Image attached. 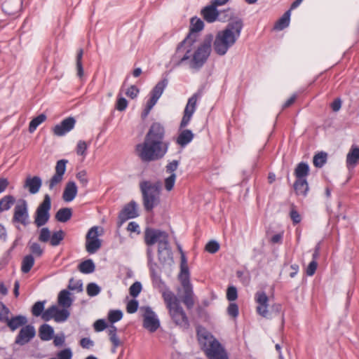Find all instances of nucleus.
Returning <instances> with one entry per match:
<instances>
[{
  "label": "nucleus",
  "instance_id": "nucleus-1",
  "mask_svg": "<svg viewBox=\"0 0 359 359\" xmlns=\"http://www.w3.org/2000/svg\"><path fill=\"white\" fill-rule=\"evenodd\" d=\"M169 141L165 140V128L159 122L151 124L144 140L135 146V151L142 163L162 159L168 151Z\"/></svg>",
  "mask_w": 359,
  "mask_h": 359
},
{
  "label": "nucleus",
  "instance_id": "nucleus-2",
  "mask_svg": "<svg viewBox=\"0 0 359 359\" xmlns=\"http://www.w3.org/2000/svg\"><path fill=\"white\" fill-rule=\"evenodd\" d=\"M243 28L241 18H236L226 25L225 28L219 31L212 40L213 50L219 55H224L233 47L239 39Z\"/></svg>",
  "mask_w": 359,
  "mask_h": 359
},
{
  "label": "nucleus",
  "instance_id": "nucleus-3",
  "mask_svg": "<svg viewBox=\"0 0 359 359\" xmlns=\"http://www.w3.org/2000/svg\"><path fill=\"white\" fill-rule=\"evenodd\" d=\"M196 334L202 350L209 359H229L222 345L205 327L198 326Z\"/></svg>",
  "mask_w": 359,
  "mask_h": 359
},
{
  "label": "nucleus",
  "instance_id": "nucleus-4",
  "mask_svg": "<svg viewBox=\"0 0 359 359\" xmlns=\"http://www.w3.org/2000/svg\"><path fill=\"white\" fill-rule=\"evenodd\" d=\"M162 297L175 325L183 330H187L190 327L189 318L174 292L165 289L162 291Z\"/></svg>",
  "mask_w": 359,
  "mask_h": 359
},
{
  "label": "nucleus",
  "instance_id": "nucleus-5",
  "mask_svg": "<svg viewBox=\"0 0 359 359\" xmlns=\"http://www.w3.org/2000/svg\"><path fill=\"white\" fill-rule=\"evenodd\" d=\"M140 189L142 196V203L144 210L152 212L154 208L160 203L161 183L159 181L152 182L144 180L140 183Z\"/></svg>",
  "mask_w": 359,
  "mask_h": 359
},
{
  "label": "nucleus",
  "instance_id": "nucleus-6",
  "mask_svg": "<svg viewBox=\"0 0 359 359\" xmlns=\"http://www.w3.org/2000/svg\"><path fill=\"white\" fill-rule=\"evenodd\" d=\"M212 40V34L205 35L201 44L193 53L192 57L190 60L191 68L200 69L206 62L211 53Z\"/></svg>",
  "mask_w": 359,
  "mask_h": 359
},
{
  "label": "nucleus",
  "instance_id": "nucleus-7",
  "mask_svg": "<svg viewBox=\"0 0 359 359\" xmlns=\"http://www.w3.org/2000/svg\"><path fill=\"white\" fill-rule=\"evenodd\" d=\"M50 208V197L48 194H45L43 201L37 207L34 216V223L38 228L43 226L48 222Z\"/></svg>",
  "mask_w": 359,
  "mask_h": 359
},
{
  "label": "nucleus",
  "instance_id": "nucleus-8",
  "mask_svg": "<svg viewBox=\"0 0 359 359\" xmlns=\"http://www.w3.org/2000/svg\"><path fill=\"white\" fill-rule=\"evenodd\" d=\"M99 229H102V228L95 226L91 227L87 232L86 236V250L89 254H95L102 246V241L98 238L100 235Z\"/></svg>",
  "mask_w": 359,
  "mask_h": 359
},
{
  "label": "nucleus",
  "instance_id": "nucleus-9",
  "mask_svg": "<svg viewBox=\"0 0 359 359\" xmlns=\"http://www.w3.org/2000/svg\"><path fill=\"white\" fill-rule=\"evenodd\" d=\"M94 329L96 332H102L108 327V334L109 337V340L113 344L114 348H116L120 346L121 341L117 336V328L114 325H111L108 327L107 323L104 319H99L96 320L94 323Z\"/></svg>",
  "mask_w": 359,
  "mask_h": 359
},
{
  "label": "nucleus",
  "instance_id": "nucleus-10",
  "mask_svg": "<svg viewBox=\"0 0 359 359\" xmlns=\"http://www.w3.org/2000/svg\"><path fill=\"white\" fill-rule=\"evenodd\" d=\"M138 216L137 204L135 201H131L123 207L118 214V226L120 227L128 219H133Z\"/></svg>",
  "mask_w": 359,
  "mask_h": 359
},
{
  "label": "nucleus",
  "instance_id": "nucleus-11",
  "mask_svg": "<svg viewBox=\"0 0 359 359\" xmlns=\"http://www.w3.org/2000/svg\"><path fill=\"white\" fill-rule=\"evenodd\" d=\"M68 161L66 159L59 160L56 163L55 173L52 176L48 182L46 183L48 185V189L53 190L54 187L60 184L63 180V175L66 171V165Z\"/></svg>",
  "mask_w": 359,
  "mask_h": 359
},
{
  "label": "nucleus",
  "instance_id": "nucleus-12",
  "mask_svg": "<svg viewBox=\"0 0 359 359\" xmlns=\"http://www.w3.org/2000/svg\"><path fill=\"white\" fill-rule=\"evenodd\" d=\"M197 95L194 94L189 98L185 107L184 114L180 124V129L185 128L189 123L196 109Z\"/></svg>",
  "mask_w": 359,
  "mask_h": 359
},
{
  "label": "nucleus",
  "instance_id": "nucleus-13",
  "mask_svg": "<svg viewBox=\"0 0 359 359\" xmlns=\"http://www.w3.org/2000/svg\"><path fill=\"white\" fill-rule=\"evenodd\" d=\"M29 214L27 202L22 200L20 204L15 205L14 208L13 222H17L26 226L29 224Z\"/></svg>",
  "mask_w": 359,
  "mask_h": 359
},
{
  "label": "nucleus",
  "instance_id": "nucleus-14",
  "mask_svg": "<svg viewBox=\"0 0 359 359\" xmlns=\"http://www.w3.org/2000/svg\"><path fill=\"white\" fill-rule=\"evenodd\" d=\"M160 326V322L152 309L147 306L143 315V327L151 332H154Z\"/></svg>",
  "mask_w": 359,
  "mask_h": 359
},
{
  "label": "nucleus",
  "instance_id": "nucleus-15",
  "mask_svg": "<svg viewBox=\"0 0 359 359\" xmlns=\"http://www.w3.org/2000/svg\"><path fill=\"white\" fill-rule=\"evenodd\" d=\"M255 301L257 304V313L264 318H266L269 311V297L264 291H258L255 294Z\"/></svg>",
  "mask_w": 359,
  "mask_h": 359
},
{
  "label": "nucleus",
  "instance_id": "nucleus-16",
  "mask_svg": "<svg viewBox=\"0 0 359 359\" xmlns=\"http://www.w3.org/2000/svg\"><path fill=\"white\" fill-rule=\"evenodd\" d=\"M169 235L166 232L165 236H163L158 241V257L160 262H165L166 258L170 257L171 256V249L169 243Z\"/></svg>",
  "mask_w": 359,
  "mask_h": 359
},
{
  "label": "nucleus",
  "instance_id": "nucleus-17",
  "mask_svg": "<svg viewBox=\"0 0 359 359\" xmlns=\"http://www.w3.org/2000/svg\"><path fill=\"white\" fill-rule=\"evenodd\" d=\"M36 331L34 327L32 325H27L21 328L18 334L15 337V343L20 346L27 344L35 337Z\"/></svg>",
  "mask_w": 359,
  "mask_h": 359
},
{
  "label": "nucleus",
  "instance_id": "nucleus-18",
  "mask_svg": "<svg viewBox=\"0 0 359 359\" xmlns=\"http://www.w3.org/2000/svg\"><path fill=\"white\" fill-rule=\"evenodd\" d=\"M75 123L76 120L74 117L66 118L53 128V133L56 136H63L74 128Z\"/></svg>",
  "mask_w": 359,
  "mask_h": 359
},
{
  "label": "nucleus",
  "instance_id": "nucleus-19",
  "mask_svg": "<svg viewBox=\"0 0 359 359\" xmlns=\"http://www.w3.org/2000/svg\"><path fill=\"white\" fill-rule=\"evenodd\" d=\"M166 231L151 227H147L144 230V240L147 246H152L165 236Z\"/></svg>",
  "mask_w": 359,
  "mask_h": 359
},
{
  "label": "nucleus",
  "instance_id": "nucleus-20",
  "mask_svg": "<svg viewBox=\"0 0 359 359\" xmlns=\"http://www.w3.org/2000/svg\"><path fill=\"white\" fill-rule=\"evenodd\" d=\"M42 186V180L39 176L28 175L25 180L23 188L31 194H37Z\"/></svg>",
  "mask_w": 359,
  "mask_h": 359
},
{
  "label": "nucleus",
  "instance_id": "nucleus-21",
  "mask_svg": "<svg viewBox=\"0 0 359 359\" xmlns=\"http://www.w3.org/2000/svg\"><path fill=\"white\" fill-rule=\"evenodd\" d=\"M191 39V35H187L184 40H182L177 45L175 52L172 56V62L175 66H180L182 65V62H180L181 57H183L186 45L189 43Z\"/></svg>",
  "mask_w": 359,
  "mask_h": 359
},
{
  "label": "nucleus",
  "instance_id": "nucleus-22",
  "mask_svg": "<svg viewBox=\"0 0 359 359\" xmlns=\"http://www.w3.org/2000/svg\"><path fill=\"white\" fill-rule=\"evenodd\" d=\"M201 15L208 22H213L217 20H221L219 18L220 12L212 4L203 8L201 11Z\"/></svg>",
  "mask_w": 359,
  "mask_h": 359
},
{
  "label": "nucleus",
  "instance_id": "nucleus-23",
  "mask_svg": "<svg viewBox=\"0 0 359 359\" xmlns=\"http://www.w3.org/2000/svg\"><path fill=\"white\" fill-rule=\"evenodd\" d=\"M157 266L156 264H152L149 266L150 276L152 283L154 287H158L159 292L162 294V291L168 289L165 283L162 280L161 276L156 272L155 267Z\"/></svg>",
  "mask_w": 359,
  "mask_h": 359
},
{
  "label": "nucleus",
  "instance_id": "nucleus-24",
  "mask_svg": "<svg viewBox=\"0 0 359 359\" xmlns=\"http://www.w3.org/2000/svg\"><path fill=\"white\" fill-rule=\"evenodd\" d=\"M346 166L348 169L353 168L359 163V147L352 145L346 156Z\"/></svg>",
  "mask_w": 359,
  "mask_h": 359
},
{
  "label": "nucleus",
  "instance_id": "nucleus-25",
  "mask_svg": "<svg viewBox=\"0 0 359 359\" xmlns=\"http://www.w3.org/2000/svg\"><path fill=\"white\" fill-rule=\"evenodd\" d=\"M78 189L76 184L73 181H69L66 184L63 194L62 199L66 202L72 201L76 196Z\"/></svg>",
  "mask_w": 359,
  "mask_h": 359
},
{
  "label": "nucleus",
  "instance_id": "nucleus-26",
  "mask_svg": "<svg viewBox=\"0 0 359 359\" xmlns=\"http://www.w3.org/2000/svg\"><path fill=\"white\" fill-rule=\"evenodd\" d=\"M180 132L176 139V143L181 147H186L194 137V134L189 129H180Z\"/></svg>",
  "mask_w": 359,
  "mask_h": 359
},
{
  "label": "nucleus",
  "instance_id": "nucleus-27",
  "mask_svg": "<svg viewBox=\"0 0 359 359\" xmlns=\"http://www.w3.org/2000/svg\"><path fill=\"white\" fill-rule=\"evenodd\" d=\"M182 287L184 290V294L182 301L187 309H191L194 306V294L192 285H189L187 283L186 285Z\"/></svg>",
  "mask_w": 359,
  "mask_h": 359
},
{
  "label": "nucleus",
  "instance_id": "nucleus-28",
  "mask_svg": "<svg viewBox=\"0 0 359 359\" xmlns=\"http://www.w3.org/2000/svg\"><path fill=\"white\" fill-rule=\"evenodd\" d=\"M293 188L297 196L305 198L309 191V184L306 180L296 179Z\"/></svg>",
  "mask_w": 359,
  "mask_h": 359
},
{
  "label": "nucleus",
  "instance_id": "nucleus-29",
  "mask_svg": "<svg viewBox=\"0 0 359 359\" xmlns=\"http://www.w3.org/2000/svg\"><path fill=\"white\" fill-rule=\"evenodd\" d=\"M204 27V22L202 20L197 17L192 18L190 22L189 32L187 35H191V39L194 37L196 39V33L203 30Z\"/></svg>",
  "mask_w": 359,
  "mask_h": 359
},
{
  "label": "nucleus",
  "instance_id": "nucleus-30",
  "mask_svg": "<svg viewBox=\"0 0 359 359\" xmlns=\"http://www.w3.org/2000/svg\"><path fill=\"white\" fill-rule=\"evenodd\" d=\"M71 293L67 290H62L60 292L57 297L58 304L62 308H69L72 303L73 299L70 297Z\"/></svg>",
  "mask_w": 359,
  "mask_h": 359
},
{
  "label": "nucleus",
  "instance_id": "nucleus-31",
  "mask_svg": "<svg viewBox=\"0 0 359 359\" xmlns=\"http://www.w3.org/2000/svg\"><path fill=\"white\" fill-rule=\"evenodd\" d=\"M6 323L10 330L13 332L19 327L25 325L27 323V318L23 316L19 315L9 318Z\"/></svg>",
  "mask_w": 359,
  "mask_h": 359
},
{
  "label": "nucleus",
  "instance_id": "nucleus-32",
  "mask_svg": "<svg viewBox=\"0 0 359 359\" xmlns=\"http://www.w3.org/2000/svg\"><path fill=\"white\" fill-rule=\"evenodd\" d=\"M309 170V165L306 163L301 162L297 165L294 171V175L296 179L306 180Z\"/></svg>",
  "mask_w": 359,
  "mask_h": 359
},
{
  "label": "nucleus",
  "instance_id": "nucleus-33",
  "mask_svg": "<svg viewBox=\"0 0 359 359\" xmlns=\"http://www.w3.org/2000/svg\"><path fill=\"white\" fill-rule=\"evenodd\" d=\"M54 334L53 328L48 325L43 324L40 326L39 329V336L42 341H49L50 340Z\"/></svg>",
  "mask_w": 359,
  "mask_h": 359
},
{
  "label": "nucleus",
  "instance_id": "nucleus-34",
  "mask_svg": "<svg viewBox=\"0 0 359 359\" xmlns=\"http://www.w3.org/2000/svg\"><path fill=\"white\" fill-rule=\"evenodd\" d=\"M72 216V210L69 208H60L55 214V219L60 222H67Z\"/></svg>",
  "mask_w": 359,
  "mask_h": 359
},
{
  "label": "nucleus",
  "instance_id": "nucleus-35",
  "mask_svg": "<svg viewBox=\"0 0 359 359\" xmlns=\"http://www.w3.org/2000/svg\"><path fill=\"white\" fill-rule=\"evenodd\" d=\"M290 20V10L287 11L282 17L275 23L274 29L283 30L289 26Z\"/></svg>",
  "mask_w": 359,
  "mask_h": 359
},
{
  "label": "nucleus",
  "instance_id": "nucleus-36",
  "mask_svg": "<svg viewBox=\"0 0 359 359\" xmlns=\"http://www.w3.org/2000/svg\"><path fill=\"white\" fill-rule=\"evenodd\" d=\"M15 198L11 195H6L0 200V212L8 210L15 203Z\"/></svg>",
  "mask_w": 359,
  "mask_h": 359
},
{
  "label": "nucleus",
  "instance_id": "nucleus-37",
  "mask_svg": "<svg viewBox=\"0 0 359 359\" xmlns=\"http://www.w3.org/2000/svg\"><path fill=\"white\" fill-rule=\"evenodd\" d=\"M168 85V80L164 79L158 81L150 92V95L159 99Z\"/></svg>",
  "mask_w": 359,
  "mask_h": 359
},
{
  "label": "nucleus",
  "instance_id": "nucleus-38",
  "mask_svg": "<svg viewBox=\"0 0 359 359\" xmlns=\"http://www.w3.org/2000/svg\"><path fill=\"white\" fill-rule=\"evenodd\" d=\"M196 42V38L194 37L193 39H190L189 43L186 45L185 50L183 55V57H181L180 62H182V65L187 62L190 64V60L192 57L193 53V44Z\"/></svg>",
  "mask_w": 359,
  "mask_h": 359
},
{
  "label": "nucleus",
  "instance_id": "nucleus-39",
  "mask_svg": "<svg viewBox=\"0 0 359 359\" xmlns=\"http://www.w3.org/2000/svg\"><path fill=\"white\" fill-rule=\"evenodd\" d=\"M78 269L80 272L88 274L93 273L95 269V266L92 259H87L79 264Z\"/></svg>",
  "mask_w": 359,
  "mask_h": 359
},
{
  "label": "nucleus",
  "instance_id": "nucleus-40",
  "mask_svg": "<svg viewBox=\"0 0 359 359\" xmlns=\"http://www.w3.org/2000/svg\"><path fill=\"white\" fill-rule=\"evenodd\" d=\"M65 233L63 230H58L53 231L50 236L49 243L51 246H57L60 244L61 241L64 240Z\"/></svg>",
  "mask_w": 359,
  "mask_h": 359
},
{
  "label": "nucleus",
  "instance_id": "nucleus-41",
  "mask_svg": "<svg viewBox=\"0 0 359 359\" xmlns=\"http://www.w3.org/2000/svg\"><path fill=\"white\" fill-rule=\"evenodd\" d=\"M34 264V258L32 255H28L24 257L21 264V271L24 273L30 271Z\"/></svg>",
  "mask_w": 359,
  "mask_h": 359
},
{
  "label": "nucleus",
  "instance_id": "nucleus-42",
  "mask_svg": "<svg viewBox=\"0 0 359 359\" xmlns=\"http://www.w3.org/2000/svg\"><path fill=\"white\" fill-rule=\"evenodd\" d=\"M327 154L325 151H320L316 154L313 158V163L316 168H322L327 162Z\"/></svg>",
  "mask_w": 359,
  "mask_h": 359
},
{
  "label": "nucleus",
  "instance_id": "nucleus-43",
  "mask_svg": "<svg viewBox=\"0 0 359 359\" xmlns=\"http://www.w3.org/2000/svg\"><path fill=\"white\" fill-rule=\"evenodd\" d=\"M46 120V116L44 114H41L34 118L29 123V131L33 133L36 130V128L43 122Z\"/></svg>",
  "mask_w": 359,
  "mask_h": 359
},
{
  "label": "nucleus",
  "instance_id": "nucleus-44",
  "mask_svg": "<svg viewBox=\"0 0 359 359\" xmlns=\"http://www.w3.org/2000/svg\"><path fill=\"white\" fill-rule=\"evenodd\" d=\"M83 55V50L80 48L77 51L76 57V66L77 70V76L81 78L83 76V67L82 64V58Z\"/></svg>",
  "mask_w": 359,
  "mask_h": 359
},
{
  "label": "nucleus",
  "instance_id": "nucleus-45",
  "mask_svg": "<svg viewBox=\"0 0 359 359\" xmlns=\"http://www.w3.org/2000/svg\"><path fill=\"white\" fill-rule=\"evenodd\" d=\"M69 316L70 312L68 311L67 308H62V309L57 308L55 321L57 323L65 322L68 319Z\"/></svg>",
  "mask_w": 359,
  "mask_h": 359
},
{
  "label": "nucleus",
  "instance_id": "nucleus-46",
  "mask_svg": "<svg viewBox=\"0 0 359 359\" xmlns=\"http://www.w3.org/2000/svg\"><path fill=\"white\" fill-rule=\"evenodd\" d=\"M179 278L181 281L182 287H184L187 283L189 285H191L189 280V273L187 266L182 264Z\"/></svg>",
  "mask_w": 359,
  "mask_h": 359
},
{
  "label": "nucleus",
  "instance_id": "nucleus-47",
  "mask_svg": "<svg viewBox=\"0 0 359 359\" xmlns=\"http://www.w3.org/2000/svg\"><path fill=\"white\" fill-rule=\"evenodd\" d=\"M158 98L156 97H154L152 95H150V98L147 100L145 108L142 112V118H145L149 114L151 109L154 107V106L156 104L158 101Z\"/></svg>",
  "mask_w": 359,
  "mask_h": 359
},
{
  "label": "nucleus",
  "instance_id": "nucleus-48",
  "mask_svg": "<svg viewBox=\"0 0 359 359\" xmlns=\"http://www.w3.org/2000/svg\"><path fill=\"white\" fill-rule=\"evenodd\" d=\"M158 98L156 97H154L152 95H150V98L147 100L145 108L142 112V118H145L149 114L151 109L154 107V106L156 104L158 101Z\"/></svg>",
  "mask_w": 359,
  "mask_h": 359
},
{
  "label": "nucleus",
  "instance_id": "nucleus-49",
  "mask_svg": "<svg viewBox=\"0 0 359 359\" xmlns=\"http://www.w3.org/2000/svg\"><path fill=\"white\" fill-rule=\"evenodd\" d=\"M289 215L293 225H297L301 222L302 216L297 210L296 205L293 203L290 205V211Z\"/></svg>",
  "mask_w": 359,
  "mask_h": 359
},
{
  "label": "nucleus",
  "instance_id": "nucleus-50",
  "mask_svg": "<svg viewBox=\"0 0 359 359\" xmlns=\"http://www.w3.org/2000/svg\"><path fill=\"white\" fill-rule=\"evenodd\" d=\"M57 308L55 305H53L46 309L42 313V319L45 321H49L52 318L55 320Z\"/></svg>",
  "mask_w": 359,
  "mask_h": 359
},
{
  "label": "nucleus",
  "instance_id": "nucleus-51",
  "mask_svg": "<svg viewBox=\"0 0 359 359\" xmlns=\"http://www.w3.org/2000/svg\"><path fill=\"white\" fill-rule=\"evenodd\" d=\"M51 231L48 227H42L39 232V241L48 243L50 240Z\"/></svg>",
  "mask_w": 359,
  "mask_h": 359
},
{
  "label": "nucleus",
  "instance_id": "nucleus-52",
  "mask_svg": "<svg viewBox=\"0 0 359 359\" xmlns=\"http://www.w3.org/2000/svg\"><path fill=\"white\" fill-rule=\"evenodd\" d=\"M123 318V313L121 310H110L108 313V320L113 325Z\"/></svg>",
  "mask_w": 359,
  "mask_h": 359
},
{
  "label": "nucleus",
  "instance_id": "nucleus-53",
  "mask_svg": "<svg viewBox=\"0 0 359 359\" xmlns=\"http://www.w3.org/2000/svg\"><path fill=\"white\" fill-rule=\"evenodd\" d=\"M45 301H39V302H36L33 306H32V313L33 316H41L42 317V313H43V310H44V304H45Z\"/></svg>",
  "mask_w": 359,
  "mask_h": 359
},
{
  "label": "nucleus",
  "instance_id": "nucleus-54",
  "mask_svg": "<svg viewBox=\"0 0 359 359\" xmlns=\"http://www.w3.org/2000/svg\"><path fill=\"white\" fill-rule=\"evenodd\" d=\"M10 310L2 302H0V322L6 323L9 319Z\"/></svg>",
  "mask_w": 359,
  "mask_h": 359
},
{
  "label": "nucleus",
  "instance_id": "nucleus-55",
  "mask_svg": "<svg viewBox=\"0 0 359 359\" xmlns=\"http://www.w3.org/2000/svg\"><path fill=\"white\" fill-rule=\"evenodd\" d=\"M29 247L31 253L36 257H40L43 254V250L41 248V245L36 242H29Z\"/></svg>",
  "mask_w": 359,
  "mask_h": 359
},
{
  "label": "nucleus",
  "instance_id": "nucleus-56",
  "mask_svg": "<svg viewBox=\"0 0 359 359\" xmlns=\"http://www.w3.org/2000/svg\"><path fill=\"white\" fill-rule=\"evenodd\" d=\"M68 289L69 290L82 292L83 283L81 280H75L73 278H72L69 281Z\"/></svg>",
  "mask_w": 359,
  "mask_h": 359
},
{
  "label": "nucleus",
  "instance_id": "nucleus-57",
  "mask_svg": "<svg viewBox=\"0 0 359 359\" xmlns=\"http://www.w3.org/2000/svg\"><path fill=\"white\" fill-rule=\"evenodd\" d=\"M87 294L90 297H95L100 292V287L94 283L88 284L86 287Z\"/></svg>",
  "mask_w": 359,
  "mask_h": 359
},
{
  "label": "nucleus",
  "instance_id": "nucleus-58",
  "mask_svg": "<svg viewBox=\"0 0 359 359\" xmlns=\"http://www.w3.org/2000/svg\"><path fill=\"white\" fill-rule=\"evenodd\" d=\"M16 4L17 5V8H19V4H18V1H16V0H6L4 4H3V10L7 13L9 15H12L15 13V10L14 9H12L11 8V6L14 4Z\"/></svg>",
  "mask_w": 359,
  "mask_h": 359
},
{
  "label": "nucleus",
  "instance_id": "nucleus-59",
  "mask_svg": "<svg viewBox=\"0 0 359 359\" xmlns=\"http://www.w3.org/2000/svg\"><path fill=\"white\" fill-rule=\"evenodd\" d=\"M142 289V284L140 282H135L129 288L130 294L133 297H137L141 292Z\"/></svg>",
  "mask_w": 359,
  "mask_h": 359
},
{
  "label": "nucleus",
  "instance_id": "nucleus-60",
  "mask_svg": "<svg viewBox=\"0 0 359 359\" xmlns=\"http://www.w3.org/2000/svg\"><path fill=\"white\" fill-rule=\"evenodd\" d=\"M88 145L83 140H79L76 145V151L79 156H86Z\"/></svg>",
  "mask_w": 359,
  "mask_h": 359
},
{
  "label": "nucleus",
  "instance_id": "nucleus-61",
  "mask_svg": "<svg viewBox=\"0 0 359 359\" xmlns=\"http://www.w3.org/2000/svg\"><path fill=\"white\" fill-rule=\"evenodd\" d=\"M238 298V291L237 288L231 285L227 287L226 290V299L229 302H233L237 299Z\"/></svg>",
  "mask_w": 359,
  "mask_h": 359
},
{
  "label": "nucleus",
  "instance_id": "nucleus-62",
  "mask_svg": "<svg viewBox=\"0 0 359 359\" xmlns=\"http://www.w3.org/2000/svg\"><path fill=\"white\" fill-rule=\"evenodd\" d=\"M205 249L207 252L214 254L219 250V244L215 241H210L205 245Z\"/></svg>",
  "mask_w": 359,
  "mask_h": 359
},
{
  "label": "nucleus",
  "instance_id": "nucleus-63",
  "mask_svg": "<svg viewBox=\"0 0 359 359\" xmlns=\"http://www.w3.org/2000/svg\"><path fill=\"white\" fill-rule=\"evenodd\" d=\"M175 180L176 175L175 173L171 174L165 179V188L167 191H170L173 189Z\"/></svg>",
  "mask_w": 359,
  "mask_h": 359
},
{
  "label": "nucleus",
  "instance_id": "nucleus-64",
  "mask_svg": "<svg viewBox=\"0 0 359 359\" xmlns=\"http://www.w3.org/2000/svg\"><path fill=\"white\" fill-rule=\"evenodd\" d=\"M57 359H71L72 352L70 348H65L57 353Z\"/></svg>",
  "mask_w": 359,
  "mask_h": 359
}]
</instances>
